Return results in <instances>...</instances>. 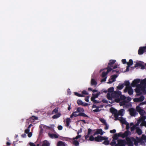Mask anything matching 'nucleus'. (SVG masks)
Returning a JSON list of instances; mask_svg holds the SVG:
<instances>
[{
	"mask_svg": "<svg viewBox=\"0 0 146 146\" xmlns=\"http://www.w3.org/2000/svg\"><path fill=\"white\" fill-rule=\"evenodd\" d=\"M102 141H104L102 143L106 145L110 144V141L108 140V138L106 136H102L98 135L95 138V141L99 142Z\"/></svg>",
	"mask_w": 146,
	"mask_h": 146,
	"instance_id": "1",
	"label": "nucleus"
},
{
	"mask_svg": "<svg viewBox=\"0 0 146 146\" xmlns=\"http://www.w3.org/2000/svg\"><path fill=\"white\" fill-rule=\"evenodd\" d=\"M78 112L76 111L73 112L70 115V117L72 118L73 117H76L78 116H81L83 117H89L88 116L84 113H78Z\"/></svg>",
	"mask_w": 146,
	"mask_h": 146,
	"instance_id": "2",
	"label": "nucleus"
},
{
	"mask_svg": "<svg viewBox=\"0 0 146 146\" xmlns=\"http://www.w3.org/2000/svg\"><path fill=\"white\" fill-rule=\"evenodd\" d=\"M110 110V112L114 115V116L115 117V120H119V118L118 117V114L117 110L113 108H111Z\"/></svg>",
	"mask_w": 146,
	"mask_h": 146,
	"instance_id": "3",
	"label": "nucleus"
},
{
	"mask_svg": "<svg viewBox=\"0 0 146 146\" xmlns=\"http://www.w3.org/2000/svg\"><path fill=\"white\" fill-rule=\"evenodd\" d=\"M121 94V91H114L111 93V96L113 98H118Z\"/></svg>",
	"mask_w": 146,
	"mask_h": 146,
	"instance_id": "4",
	"label": "nucleus"
},
{
	"mask_svg": "<svg viewBox=\"0 0 146 146\" xmlns=\"http://www.w3.org/2000/svg\"><path fill=\"white\" fill-rule=\"evenodd\" d=\"M131 137H131L130 138L129 137H126V145L127 144L128 146H133V141L132 140Z\"/></svg>",
	"mask_w": 146,
	"mask_h": 146,
	"instance_id": "5",
	"label": "nucleus"
},
{
	"mask_svg": "<svg viewBox=\"0 0 146 146\" xmlns=\"http://www.w3.org/2000/svg\"><path fill=\"white\" fill-rule=\"evenodd\" d=\"M125 140L119 139L117 140V143L114 146H125Z\"/></svg>",
	"mask_w": 146,
	"mask_h": 146,
	"instance_id": "6",
	"label": "nucleus"
},
{
	"mask_svg": "<svg viewBox=\"0 0 146 146\" xmlns=\"http://www.w3.org/2000/svg\"><path fill=\"white\" fill-rule=\"evenodd\" d=\"M145 52H146V46L140 47L138 50V53L139 55H141Z\"/></svg>",
	"mask_w": 146,
	"mask_h": 146,
	"instance_id": "7",
	"label": "nucleus"
},
{
	"mask_svg": "<svg viewBox=\"0 0 146 146\" xmlns=\"http://www.w3.org/2000/svg\"><path fill=\"white\" fill-rule=\"evenodd\" d=\"M124 91L125 92H127L128 94L130 95H132L133 92V91L131 87H127V88L124 89Z\"/></svg>",
	"mask_w": 146,
	"mask_h": 146,
	"instance_id": "8",
	"label": "nucleus"
},
{
	"mask_svg": "<svg viewBox=\"0 0 146 146\" xmlns=\"http://www.w3.org/2000/svg\"><path fill=\"white\" fill-rule=\"evenodd\" d=\"M140 80L139 79H135L132 82L131 84L132 86L133 87H137L138 85L137 84L139 83L140 82Z\"/></svg>",
	"mask_w": 146,
	"mask_h": 146,
	"instance_id": "9",
	"label": "nucleus"
},
{
	"mask_svg": "<svg viewBox=\"0 0 146 146\" xmlns=\"http://www.w3.org/2000/svg\"><path fill=\"white\" fill-rule=\"evenodd\" d=\"M106 69H107V71L106 72H103L102 73L101 76L103 78H104L105 77H106V76L108 73L111 71V69L109 67H107V68H106Z\"/></svg>",
	"mask_w": 146,
	"mask_h": 146,
	"instance_id": "10",
	"label": "nucleus"
},
{
	"mask_svg": "<svg viewBox=\"0 0 146 146\" xmlns=\"http://www.w3.org/2000/svg\"><path fill=\"white\" fill-rule=\"evenodd\" d=\"M129 112L131 116H135L137 113L135 110L133 108L129 109Z\"/></svg>",
	"mask_w": 146,
	"mask_h": 146,
	"instance_id": "11",
	"label": "nucleus"
},
{
	"mask_svg": "<svg viewBox=\"0 0 146 146\" xmlns=\"http://www.w3.org/2000/svg\"><path fill=\"white\" fill-rule=\"evenodd\" d=\"M116 61V60H110L109 61L108 67H109L111 69V70H112L111 67H113V65L115 63Z\"/></svg>",
	"mask_w": 146,
	"mask_h": 146,
	"instance_id": "12",
	"label": "nucleus"
},
{
	"mask_svg": "<svg viewBox=\"0 0 146 146\" xmlns=\"http://www.w3.org/2000/svg\"><path fill=\"white\" fill-rule=\"evenodd\" d=\"M117 75L116 74L111 76V79L112 80L111 81L110 80H109L108 83V84L112 83L113 82L115 81V79L117 77Z\"/></svg>",
	"mask_w": 146,
	"mask_h": 146,
	"instance_id": "13",
	"label": "nucleus"
},
{
	"mask_svg": "<svg viewBox=\"0 0 146 146\" xmlns=\"http://www.w3.org/2000/svg\"><path fill=\"white\" fill-rule=\"evenodd\" d=\"M135 91L136 93L137 94V95H140L142 94V92H141V90L140 88L139 87V86L138 85L136 87V88L135 90Z\"/></svg>",
	"mask_w": 146,
	"mask_h": 146,
	"instance_id": "14",
	"label": "nucleus"
},
{
	"mask_svg": "<svg viewBox=\"0 0 146 146\" xmlns=\"http://www.w3.org/2000/svg\"><path fill=\"white\" fill-rule=\"evenodd\" d=\"M132 140L134 142V145L135 146H137L138 145V143L141 142V140L139 139L138 141H137L136 139L133 137H131Z\"/></svg>",
	"mask_w": 146,
	"mask_h": 146,
	"instance_id": "15",
	"label": "nucleus"
},
{
	"mask_svg": "<svg viewBox=\"0 0 146 146\" xmlns=\"http://www.w3.org/2000/svg\"><path fill=\"white\" fill-rule=\"evenodd\" d=\"M48 136L51 138H57L58 137V134L50 133H48Z\"/></svg>",
	"mask_w": 146,
	"mask_h": 146,
	"instance_id": "16",
	"label": "nucleus"
},
{
	"mask_svg": "<svg viewBox=\"0 0 146 146\" xmlns=\"http://www.w3.org/2000/svg\"><path fill=\"white\" fill-rule=\"evenodd\" d=\"M119 118V120H117L120 121L121 123L123 124H127V122L126 121L125 119L123 118V117H121Z\"/></svg>",
	"mask_w": 146,
	"mask_h": 146,
	"instance_id": "17",
	"label": "nucleus"
},
{
	"mask_svg": "<svg viewBox=\"0 0 146 146\" xmlns=\"http://www.w3.org/2000/svg\"><path fill=\"white\" fill-rule=\"evenodd\" d=\"M50 143L47 140H44L42 141L41 146H50Z\"/></svg>",
	"mask_w": 146,
	"mask_h": 146,
	"instance_id": "18",
	"label": "nucleus"
},
{
	"mask_svg": "<svg viewBox=\"0 0 146 146\" xmlns=\"http://www.w3.org/2000/svg\"><path fill=\"white\" fill-rule=\"evenodd\" d=\"M131 134V132L128 130H127L123 133V138L128 137L127 136Z\"/></svg>",
	"mask_w": 146,
	"mask_h": 146,
	"instance_id": "19",
	"label": "nucleus"
},
{
	"mask_svg": "<svg viewBox=\"0 0 146 146\" xmlns=\"http://www.w3.org/2000/svg\"><path fill=\"white\" fill-rule=\"evenodd\" d=\"M97 84V82L94 79L92 78L91 82V86L94 85L96 86Z\"/></svg>",
	"mask_w": 146,
	"mask_h": 146,
	"instance_id": "20",
	"label": "nucleus"
},
{
	"mask_svg": "<svg viewBox=\"0 0 146 146\" xmlns=\"http://www.w3.org/2000/svg\"><path fill=\"white\" fill-rule=\"evenodd\" d=\"M119 98H118L117 100L118 101L121 100H124L126 99L125 96L121 94L119 96Z\"/></svg>",
	"mask_w": 146,
	"mask_h": 146,
	"instance_id": "21",
	"label": "nucleus"
},
{
	"mask_svg": "<svg viewBox=\"0 0 146 146\" xmlns=\"http://www.w3.org/2000/svg\"><path fill=\"white\" fill-rule=\"evenodd\" d=\"M96 131L97 134H100L102 135L104 132H103L101 129H98L96 130Z\"/></svg>",
	"mask_w": 146,
	"mask_h": 146,
	"instance_id": "22",
	"label": "nucleus"
},
{
	"mask_svg": "<svg viewBox=\"0 0 146 146\" xmlns=\"http://www.w3.org/2000/svg\"><path fill=\"white\" fill-rule=\"evenodd\" d=\"M54 124H51L50 125V126H48V129L50 130L53 131H54Z\"/></svg>",
	"mask_w": 146,
	"mask_h": 146,
	"instance_id": "23",
	"label": "nucleus"
},
{
	"mask_svg": "<svg viewBox=\"0 0 146 146\" xmlns=\"http://www.w3.org/2000/svg\"><path fill=\"white\" fill-rule=\"evenodd\" d=\"M92 131V129L90 128L88 129V133L87 135L85 136V138L86 139H87L89 137V135L90 133H91V132Z\"/></svg>",
	"mask_w": 146,
	"mask_h": 146,
	"instance_id": "24",
	"label": "nucleus"
},
{
	"mask_svg": "<svg viewBox=\"0 0 146 146\" xmlns=\"http://www.w3.org/2000/svg\"><path fill=\"white\" fill-rule=\"evenodd\" d=\"M61 115V114L60 113H58L54 115L52 117V118L53 119L57 118L60 116Z\"/></svg>",
	"mask_w": 146,
	"mask_h": 146,
	"instance_id": "25",
	"label": "nucleus"
},
{
	"mask_svg": "<svg viewBox=\"0 0 146 146\" xmlns=\"http://www.w3.org/2000/svg\"><path fill=\"white\" fill-rule=\"evenodd\" d=\"M77 111L78 113H83L84 111V110L82 108L78 107L77 109Z\"/></svg>",
	"mask_w": 146,
	"mask_h": 146,
	"instance_id": "26",
	"label": "nucleus"
},
{
	"mask_svg": "<svg viewBox=\"0 0 146 146\" xmlns=\"http://www.w3.org/2000/svg\"><path fill=\"white\" fill-rule=\"evenodd\" d=\"M123 86L125 85L126 86V87L125 88H127V87H131L130 86V83L129 81H125L124 82V83L123 84Z\"/></svg>",
	"mask_w": 146,
	"mask_h": 146,
	"instance_id": "27",
	"label": "nucleus"
},
{
	"mask_svg": "<svg viewBox=\"0 0 146 146\" xmlns=\"http://www.w3.org/2000/svg\"><path fill=\"white\" fill-rule=\"evenodd\" d=\"M71 122L70 119L69 118H67L66 119V125L68 127L70 125V123Z\"/></svg>",
	"mask_w": 146,
	"mask_h": 146,
	"instance_id": "28",
	"label": "nucleus"
},
{
	"mask_svg": "<svg viewBox=\"0 0 146 146\" xmlns=\"http://www.w3.org/2000/svg\"><path fill=\"white\" fill-rule=\"evenodd\" d=\"M141 84H138L139 86V87L140 88L141 90L143 91H144L145 90V87L143 86V85Z\"/></svg>",
	"mask_w": 146,
	"mask_h": 146,
	"instance_id": "29",
	"label": "nucleus"
},
{
	"mask_svg": "<svg viewBox=\"0 0 146 146\" xmlns=\"http://www.w3.org/2000/svg\"><path fill=\"white\" fill-rule=\"evenodd\" d=\"M124 87L123 84H119L118 86L117 87V88L118 90H121Z\"/></svg>",
	"mask_w": 146,
	"mask_h": 146,
	"instance_id": "30",
	"label": "nucleus"
},
{
	"mask_svg": "<svg viewBox=\"0 0 146 146\" xmlns=\"http://www.w3.org/2000/svg\"><path fill=\"white\" fill-rule=\"evenodd\" d=\"M133 62L132 60L130 59L128 62L127 63L128 67H130L133 64Z\"/></svg>",
	"mask_w": 146,
	"mask_h": 146,
	"instance_id": "31",
	"label": "nucleus"
},
{
	"mask_svg": "<svg viewBox=\"0 0 146 146\" xmlns=\"http://www.w3.org/2000/svg\"><path fill=\"white\" fill-rule=\"evenodd\" d=\"M57 146H65V145L64 142L62 141H59L58 143Z\"/></svg>",
	"mask_w": 146,
	"mask_h": 146,
	"instance_id": "32",
	"label": "nucleus"
},
{
	"mask_svg": "<svg viewBox=\"0 0 146 146\" xmlns=\"http://www.w3.org/2000/svg\"><path fill=\"white\" fill-rule=\"evenodd\" d=\"M74 94L75 96H76L78 97H84V95H83L79 94L78 93L76 92H74Z\"/></svg>",
	"mask_w": 146,
	"mask_h": 146,
	"instance_id": "33",
	"label": "nucleus"
},
{
	"mask_svg": "<svg viewBox=\"0 0 146 146\" xmlns=\"http://www.w3.org/2000/svg\"><path fill=\"white\" fill-rule=\"evenodd\" d=\"M136 132L139 135H140L142 133V131L141 129L138 128L136 129Z\"/></svg>",
	"mask_w": 146,
	"mask_h": 146,
	"instance_id": "34",
	"label": "nucleus"
},
{
	"mask_svg": "<svg viewBox=\"0 0 146 146\" xmlns=\"http://www.w3.org/2000/svg\"><path fill=\"white\" fill-rule=\"evenodd\" d=\"M73 144L75 146H78L79 145V142L77 140H74L73 142Z\"/></svg>",
	"mask_w": 146,
	"mask_h": 146,
	"instance_id": "35",
	"label": "nucleus"
},
{
	"mask_svg": "<svg viewBox=\"0 0 146 146\" xmlns=\"http://www.w3.org/2000/svg\"><path fill=\"white\" fill-rule=\"evenodd\" d=\"M116 142L115 140L113 139L112 141L110 143V145L112 146H113L114 145H115V144H116Z\"/></svg>",
	"mask_w": 146,
	"mask_h": 146,
	"instance_id": "36",
	"label": "nucleus"
},
{
	"mask_svg": "<svg viewBox=\"0 0 146 146\" xmlns=\"http://www.w3.org/2000/svg\"><path fill=\"white\" fill-rule=\"evenodd\" d=\"M77 103L78 105L82 106V105L83 104L84 102H83L81 100H78L77 101Z\"/></svg>",
	"mask_w": 146,
	"mask_h": 146,
	"instance_id": "37",
	"label": "nucleus"
},
{
	"mask_svg": "<svg viewBox=\"0 0 146 146\" xmlns=\"http://www.w3.org/2000/svg\"><path fill=\"white\" fill-rule=\"evenodd\" d=\"M114 88L113 87H110V88H108V93H112L114 92Z\"/></svg>",
	"mask_w": 146,
	"mask_h": 146,
	"instance_id": "38",
	"label": "nucleus"
},
{
	"mask_svg": "<svg viewBox=\"0 0 146 146\" xmlns=\"http://www.w3.org/2000/svg\"><path fill=\"white\" fill-rule=\"evenodd\" d=\"M113 139L117 140L118 138V136L117 133H115L112 137Z\"/></svg>",
	"mask_w": 146,
	"mask_h": 146,
	"instance_id": "39",
	"label": "nucleus"
},
{
	"mask_svg": "<svg viewBox=\"0 0 146 146\" xmlns=\"http://www.w3.org/2000/svg\"><path fill=\"white\" fill-rule=\"evenodd\" d=\"M107 97L108 100H111L113 98L111 96V94H110L109 93H108L107 95Z\"/></svg>",
	"mask_w": 146,
	"mask_h": 146,
	"instance_id": "40",
	"label": "nucleus"
},
{
	"mask_svg": "<svg viewBox=\"0 0 146 146\" xmlns=\"http://www.w3.org/2000/svg\"><path fill=\"white\" fill-rule=\"evenodd\" d=\"M100 92L96 94H92V96L94 97V98L95 99L96 98H98V96L100 94Z\"/></svg>",
	"mask_w": 146,
	"mask_h": 146,
	"instance_id": "41",
	"label": "nucleus"
},
{
	"mask_svg": "<svg viewBox=\"0 0 146 146\" xmlns=\"http://www.w3.org/2000/svg\"><path fill=\"white\" fill-rule=\"evenodd\" d=\"M140 83L142 84H144L145 86H146V78L142 80L141 82Z\"/></svg>",
	"mask_w": 146,
	"mask_h": 146,
	"instance_id": "42",
	"label": "nucleus"
},
{
	"mask_svg": "<svg viewBox=\"0 0 146 146\" xmlns=\"http://www.w3.org/2000/svg\"><path fill=\"white\" fill-rule=\"evenodd\" d=\"M141 64H142V63L141 62H137L135 65L134 67L136 68V67H138L139 66L140 67L141 66Z\"/></svg>",
	"mask_w": 146,
	"mask_h": 146,
	"instance_id": "43",
	"label": "nucleus"
},
{
	"mask_svg": "<svg viewBox=\"0 0 146 146\" xmlns=\"http://www.w3.org/2000/svg\"><path fill=\"white\" fill-rule=\"evenodd\" d=\"M42 127L46 129H48V126L44 125H40L39 126V127Z\"/></svg>",
	"mask_w": 146,
	"mask_h": 146,
	"instance_id": "44",
	"label": "nucleus"
},
{
	"mask_svg": "<svg viewBox=\"0 0 146 146\" xmlns=\"http://www.w3.org/2000/svg\"><path fill=\"white\" fill-rule=\"evenodd\" d=\"M100 120L104 125L105 124L106 125V123H107L106 122V120L104 119L103 118H100Z\"/></svg>",
	"mask_w": 146,
	"mask_h": 146,
	"instance_id": "45",
	"label": "nucleus"
},
{
	"mask_svg": "<svg viewBox=\"0 0 146 146\" xmlns=\"http://www.w3.org/2000/svg\"><path fill=\"white\" fill-rule=\"evenodd\" d=\"M96 137L94 138L93 136L91 135L90 137L89 140L90 141H92L94 140L95 141V138Z\"/></svg>",
	"mask_w": 146,
	"mask_h": 146,
	"instance_id": "46",
	"label": "nucleus"
},
{
	"mask_svg": "<svg viewBox=\"0 0 146 146\" xmlns=\"http://www.w3.org/2000/svg\"><path fill=\"white\" fill-rule=\"evenodd\" d=\"M123 111H124L123 109H121V110H120L118 112V115H122V113L123 112Z\"/></svg>",
	"mask_w": 146,
	"mask_h": 146,
	"instance_id": "47",
	"label": "nucleus"
},
{
	"mask_svg": "<svg viewBox=\"0 0 146 146\" xmlns=\"http://www.w3.org/2000/svg\"><path fill=\"white\" fill-rule=\"evenodd\" d=\"M136 109L137 111L139 112L141 111L142 109L139 106H137L136 107Z\"/></svg>",
	"mask_w": 146,
	"mask_h": 146,
	"instance_id": "48",
	"label": "nucleus"
},
{
	"mask_svg": "<svg viewBox=\"0 0 146 146\" xmlns=\"http://www.w3.org/2000/svg\"><path fill=\"white\" fill-rule=\"evenodd\" d=\"M146 116L144 115H141V118L140 119L142 121H144L146 119Z\"/></svg>",
	"mask_w": 146,
	"mask_h": 146,
	"instance_id": "49",
	"label": "nucleus"
},
{
	"mask_svg": "<svg viewBox=\"0 0 146 146\" xmlns=\"http://www.w3.org/2000/svg\"><path fill=\"white\" fill-rule=\"evenodd\" d=\"M139 98L140 102H142L144 100L145 98L143 96H141Z\"/></svg>",
	"mask_w": 146,
	"mask_h": 146,
	"instance_id": "50",
	"label": "nucleus"
},
{
	"mask_svg": "<svg viewBox=\"0 0 146 146\" xmlns=\"http://www.w3.org/2000/svg\"><path fill=\"white\" fill-rule=\"evenodd\" d=\"M145 113V111L143 109H142V110L141 111L139 112V113L141 115H144Z\"/></svg>",
	"mask_w": 146,
	"mask_h": 146,
	"instance_id": "51",
	"label": "nucleus"
},
{
	"mask_svg": "<svg viewBox=\"0 0 146 146\" xmlns=\"http://www.w3.org/2000/svg\"><path fill=\"white\" fill-rule=\"evenodd\" d=\"M81 137V135H78L76 136L75 137H74L73 138V140H75V139H78L80 138Z\"/></svg>",
	"mask_w": 146,
	"mask_h": 146,
	"instance_id": "52",
	"label": "nucleus"
},
{
	"mask_svg": "<svg viewBox=\"0 0 146 146\" xmlns=\"http://www.w3.org/2000/svg\"><path fill=\"white\" fill-rule=\"evenodd\" d=\"M58 111V108H56L54 109L52 112V113H57Z\"/></svg>",
	"mask_w": 146,
	"mask_h": 146,
	"instance_id": "53",
	"label": "nucleus"
},
{
	"mask_svg": "<svg viewBox=\"0 0 146 146\" xmlns=\"http://www.w3.org/2000/svg\"><path fill=\"white\" fill-rule=\"evenodd\" d=\"M123 133L121 132L117 134L118 137H121L122 138H123Z\"/></svg>",
	"mask_w": 146,
	"mask_h": 146,
	"instance_id": "54",
	"label": "nucleus"
},
{
	"mask_svg": "<svg viewBox=\"0 0 146 146\" xmlns=\"http://www.w3.org/2000/svg\"><path fill=\"white\" fill-rule=\"evenodd\" d=\"M82 94H85V95H88V93L85 90H83V91L82 92Z\"/></svg>",
	"mask_w": 146,
	"mask_h": 146,
	"instance_id": "55",
	"label": "nucleus"
},
{
	"mask_svg": "<svg viewBox=\"0 0 146 146\" xmlns=\"http://www.w3.org/2000/svg\"><path fill=\"white\" fill-rule=\"evenodd\" d=\"M141 139L145 140L146 139V136L145 135H143L141 137Z\"/></svg>",
	"mask_w": 146,
	"mask_h": 146,
	"instance_id": "56",
	"label": "nucleus"
},
{
	"mask_svg": "<svg viewBox=\"0 0 146 146\" xmlns=\"http://www.w3.org/2000/svg\"><path fill=\"white\" fill-rule=\"evenodd\" d=\"M31 119L33 120H37L38 117L34 116H33L31 117Z\"/></svg>",
	"mask_w": 146,
	"mask_h": 146,
	"instance_id": "57",
	"label": "nucleus"
},
{
	"mask_svg": "<svg viewBox=\"0 0 146 146\" xmlns=\"http://www.w3.org/2000/svg\"><path fill=\"white\" fill-rule=\"evenodd\" d=\"M99 108V107H97V108H96V109L94 110H93V111L96 112H97L99 111H100V110L98 109Z\"/></svg>",
	"mask_w": 146,
	"mask_h": 146,
	"instance_id": "58",
	"label": "nucleus"
},
{
	"mask_svg": "<svg viewBox=\"0 0 146 146\" xmlns=\"http://www.w3.org/2000/svg\"><path fill=\"white\" fill-rule=\"evenodd\" d=\"M133 100L135 102H140L139 98H135Z\"/></svg>",
	"mask_w": 146,
	"mask_h": 146,
	"instance_id": "59",
	"label": "nucleus"
},
{
	"mask_svg": "<svg viewBox=\"0 0 146 146\" xmlns=\"http://www.w3.org/2000/svg\"><path fill=\"white\" fill-rule=\"evenodd\" d=\"M125 125H126V129L127 130H128L129 128V123H127V124H126Z\"/></svg>",
	"mask_w": 146,
	"mask_h": 146,
	"instance_id": "60",
	"label": "nucleus"
},
{
	"mask_svg": "<svg viewBox=\"0 0 146 146\" xmlns=\"http://www.w3.org/2000/svg\"><path fill=\"white\" fill-rule=\"evenodd\" d=\"M116 131L115 129H114L112 130H110V132L111 133H114L116 132Z\"/></svg>",
	"mask_w": 146,
	"mask_h": 146,
	"instance_id": "61",
	"label": "nucleus"
},
{
	"mask_svg": "<svg viewBox=\"0 0 146 146\" xmlns=\"http://www.w3.org/2000/svg\"><path fill=\"white\" fill-rule=\"evenodd\" d=\"M58 129L59 130H60L62 129L63 127H62L61 125H59L58 126Z\"/></svg>",
	"mask_w": 146,
	"mask_h": 146,
	"instance_id": "62",
	"label": "nucleus"
},
{
	"mask_svg": "<svg viewBox=\"0 0 146 146\" xmlns=\"http://www.w3.org/2000/svg\"><path fill=\"white\" fill-rule=\"evenodd\" d=\"M29 131H30V129H27L25 130V132L26 133L28 134L29 133Z\"/></svg>",
	"mask_w": 146,
	"mask_h": 146,
	"instance_id": "63",
	"label": "nucleus"
},
{
	"mask_svg": "<svg viewBox=\"0 0 146 146\" xmlns=\"http://www.w3.org/2000/svg\"><path fill=\"white\" fill-rule=\"evenodd\" d=\"M29 144L30 146H36L33 143L30 142Z\"/></svg>",
	"mask_w": 146,
	"mask_h": 146,
	"instance_id": "64",
	"label": "nucleus"
}]
</instances>
